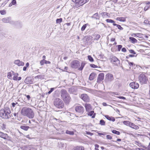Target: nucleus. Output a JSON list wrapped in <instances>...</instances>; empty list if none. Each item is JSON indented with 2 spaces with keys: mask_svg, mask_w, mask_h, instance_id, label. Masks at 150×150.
Masks as SVG:
<instances>
[{
  "mask_svg": "<svg viewBox=\"0 0 150 150\" xmlns=\"http://www.w3.org/2000/svg\"><path fill=\"white\" fill-rule=\"evenodd\" d=\"M21 113L23 115L26 116L30 119L33 118L35 116L33 110L27 107H23L22 109Z\"/></svg>",
  "mask_w": 150,
  "mask_h": 150,
  "instance_id": "1",
  "label": "nucleus"
},
{
  "mask_svg": "<svg viewBox=\"0 0 150 150\" xmlns=\"http://www.w3.org/2000/svg\"><path fill=\"white\" fill-rule=\"evenodd\" d=\"M117 94H116L115 93H113V92L111 93V95L112 96H115V95H117Z\"/></svg>",
  "mask_w": 150,
  "mask_h": 150,
  "instance_id": "60",
  "label": "nucleus"
},
{
  "mask_svg": "<svg viewBox=\"0 0 150 150\" xmlns=\"http://www.w3.org/2000/svg\"><path fill=\"white\" fill-rule=\"evenodd\" d=\"M94 112L93 111H91L88 113V115L89 116H92V118H94L95 117L96 114H94Z\"/></svg>",
  "mask_w": 150,
  "mask_h": 150,
  "instance_id": "23",
  "label": "nucleus"
},
{
  "mask_svg": "<svg viewBox=\"0 0 150 150\" xmlns=\"http://www.w3.org/2000/svg\"><path fill=\"white\" fill-rule=\"evenodd\" d=\"M106 21L107 23H115V21L111 19H107L106 20Z\"/></svg>",
  "mask_w": 150,
  "mask_h": 150,
  "instance_id": "34",
  "label": "nucleus"
},
{
  "mask_svg": "<svg viewBox=\"0 0 150 150\" xmlns=\"http://www.w3.org/2000/svg\"><path fill=\"white\" fill-rule=\"evenodd\" d=\"M129 52L131 53H132L133 54H136V53L134 51V50H129Z\"/></svg>",
  "mask_w": 150,
  "mask_h": 150,
  "instance_id": "49",
  "label": "nucleus"
},
{
  "mask_svg": "<svg viewBox=\"0 0 150 150\" xmlns=\"http://www.w3.org/2000/svg\"><path fill=\"white\" fill-rule=\"evenodd\" d=\"M116 20L122 22H125L126 21L125 18L123 17H117Z\"/></svg>",
  "mask_w": 150,
  "mask_h": 150,
  "instance_id": "25",
  "label": "nucleus"
},
{
  "mask_svg": "<svg viewBox=\"0 0 150 150\" xmlns=\"http://www.w3.org/2000/svg\"><path fill=\"white\" fill-rule=\"evenodd\" d=\"M72 1L75 3L76 8L80 6L79 4L80 0H72Z\"/></svg>",
  "mask_w": 150,
  "mask_h": 150,
  "instance_id": "16",
  "label": "nucleus"
},
{
  "mask_svg": "<svg viewBox=\"0 0 150 150\" xmlns=\"http://www.w3.org/2000/svg\"><path fill=\"white\" fill-rule=\"evenodd\" d=\"M19 107V105L18 103H13L11 104V108H12V109H13V108L14 107L17 108Z\"/></svg>",
  "mask_w": 150,
  "mask_h": 150,
  "instance_id": "26",
  "label": "nucleus"
},
{
  "mask_svg": "<svg viewBox=\"0 0 150 150\" xmlns=\"http://www.w3.org/2000/svg\"><path fill=\"white\" fill-rule=\"evenodd\" d=\"M11 112L10 108L6 107L0 110V117L4 119H8L11 117L10 114Z\"/></svg>",
  "mask_w": 150,
  "mask_h": 150,
  "instance_id": "2",
  "label": "nucleus"
},
{
  "mask_svg": "<svg viewBox=\"0 0 150 150\" xmlns=\"http://www.w3.org/2000/svg\"><path fill=\"white\" fill-rule=\"evenodd\" d=\"M0 137L4 139H7L9 137L7 134L4 133L1 131H0Z\"/></svg>",
  "mask_w": 150,
  "mask_h": 150,
  "instance_id": "12",
  "label": "nucleus"
},
{
  "mask_svg": "<svg viewBox=\"0 0 150 150\" xmlns=\"http://www.w3.org/2000/svg\"><path fill=\"white\" fill-rule=\"evenodd\" d=\"M26 97L28 99V100H29L30 98V96L29 95H28L26 96Z\"/></svg>",
  "mask_w": 150,
  "mask_h": 150,
  "instance_id": "61",
  "label": "nucleus"
},
{
  "mask_svg": "<svg viewBox=\"0 0 150 150\" xmlns=\"http://www.w3.org/2000/svg\"><path fill=\"white\" fill-rule=\"evenodd\" d=\"M129 127L136 129H138L139 128V127L135 125L134 123L131 122V123Z\"/></svg>",
  "mask_w": 150,
  "mask_h": 150,
  "instance_id": "22",
  "label": "nucleus"
},
{
  "mask_svg": "<svg viewBox=\"0 0 150 150\" xmlns=\"http://www.w3.org/2000/svg\"><path fill=\"white\" fill-rule=\"evenodd\" d=\"M54 106L59 108H62L64 107V104L63 101L60 98H57L54 101Z\"/></svg>",
  "mask_w": 150,
  "mask_h": 150,
  "instance_id": "4",
  "label": "nucleus"
},
{
  "mask_svg": "<svg viewBox=\"0 0 150 150\" xmlns=\"http://www.w3.org/2000/svg\"><path fill=\"white\" fill-rule=\"evenodd\" d=\"M9 22V23L12 25H15V22L14 21L11 20H11Z\"/></svg>",
  "mask_w": 150,
  "mask_h": 150,
  "instance_id": "44",
  "label": "nucleus"
},
{
  "mask_svg": "<svg viewBox=\"0 0 150 150\" xmlns=\"http://www.w3.org/2000/svg\"><path fill=\"white\" fill-rule=\"evenodd\" d=\"M96 76V74L94 73H92L90 75L89 79L90 80H93Z\"/></svg>",
  "mask_w": 150,
  "mask_h": 150,
  "instance_id": "21",
  "label": "nucleus"
},
{
  "mask_svg": "<svg viewBox=\"0 0 150 150\" xmlns=\"http://www.w3.org/2000/svg\"><path fill=\"white\" fill-rule=\"evenodd\" d=\"M122 46L120 45H118V51H120L121 49L122 48Z\"/></svg>",
  "mask_w": 150,
  "mask_h": 150,
  "instance_id": "48",
  "label": "nucleus"
},
{
  "mask_svg": "<svg viewBox=\"0 0 150 150\" xmlns=\"http://www.w3.org/2000/svg\"><path fill=\"white\" fill-rule=\"evenodd\" d=\"M62 18H60L59 19H57L56 20V23H60L62 22Z\"/></svg>",
  "mask_w": 150,
  "mask_h": 150,
  "instance_id": "39",
  "label": "nucleus"
},
{
  "mask_svg": "<svg viewBox=\"0 0 150 150\" xmlns=\"http://www.w3.org/2000/svg\"><path fill=\"white\" fill-rule=\"evenodd\" d=\"M107 13L106 12H103L101 13V14H102V16L103 17H104V16H105L106 15H107Z\"/></svg>",
  "mask_w": 150,
  "mask_h": 150,
  "instance_id": "54",
  "label": "nucleus"
},
{
  "mask_svg": "<svg viewBox=\"0 0 150 150\" xmlns=\"http://www.w3.org/2000/svg\"><path fill=\"white\" fill-rule=\"evenodd\" d=\"M75 110L76 112L79 115L82 114L84 110V108L83 106L80 105L76 106L75 107Z\"/></svg>",
  "mask_w": 150,
  "mask_h": 150,
  "instance_id": "6",
  "label": "nucleus"
},
{
  "mask_svg": "<svg viewBox=\"0 0 150 150\" xmlns=\"http://www.w3.org/2000/svg\"><path fill=\"white\" fill-rule=\"evenodd\" d=\"M80 62L77 60H74L71 63V67L73 68L76 69L80 66Z\"/></svg>",
  "mask_w": 150,
  "mask_h": 150,
  "instance_id": "7",
  "label": "nucleus"
},
{
  "mask_svg": "<svg viewBox=\"0 0 150 150\" xmlns=\"http://www.w3.org/2000/svg\"><path fill=\"white\" fill-rule=\"evenodd\" d=\"M112 133L117 135H119L120 134V133L119 132L115 130H112Z\"/></svg>",
  "mask_w": 150,
  "mask_h": 150,
  "instance_id": "35",
  "label": "nucleus"
},
{
  "mask_svg": "<svg viewBox=\"0 0 150 150\" xmlns=\"http://www.w3.org/2000/svg\"><path fill=\"white\" fill-rule=\"evenodd\" d=\"M106 138L108 139H111L112 138L111 136L109 135H108L106 136Z\"/></svg>",
  "mask_w": 150,
  "mask_h": 150,
  "instance_id": "45",
  "label": "nucleus"
},
{
  "mask_svg": "<svg viewBox=\"0 0 150 150\" xmlns=\"http://www.w3.org/2000/svg\"><path fill=\"white\" fill-rule=\"evenodd\" d=\"M86 133L88 134V135H89L90 136H92L93 135V134L92 133H91L90 132H88V131H86Z\"/></svg>",
  "mask_w": 150,
  "mask_h": 150,
  "instance_id": "46",
  "label": "nucleus"
},
{
  "mask_svg": "<svg viewBox=\"0 0 150 150\" xmlns=\"http://www.w3.org/2000/svg\"><path fill=\"white\" fill-rule=\"evenodd\" d=\"M17 75H14V76L13 77V80H17Z\"/></svg>",
  "mask_w": 150,
  "mask_h": 150,
  "instance_id": "52",
  "label": "nucleus"
},
{
  "mask_svg": "<svg viewBox=\"0 0 150 150\" xmlns=\"http://www.w3.org/2000/svg\"><path fill=\"white\" fill-rule=\"evenodd\" d=\"M88 60L91 62H93V58L90 55L88 56Z\"/></svg>",
  "mask_w": 150,
  "mask_h": 150,
  "instance_id": "40",
  "label": "nucleus"
},
{
  "mask_svg": "<svg viewBox=\"0 0 150 150\" xmlns=\"http://www.w3.org/2000/svg\"><path fill=\"white\" fill-rule=\"evenodd\" d=\"M14 63L18 66H23L24 65V63L22 61H20L19 60H16L15 61Z\"/></svg>",
  "mask_w": 150,
  "mask_h": 150,
  "instance_id": "14",
  "label": "nucleus"
},
{
  "mask_svg": "<svg viewBox=\"0 0 150 150\" xmlns=\"http://www.w3.org/2000/svg\"><path fill=\"white\" fill-rule=\"evenodd\" d=\"M54 90V88H51L50 89V90L49 91V92H48V93L49 94H50V93H51L52 92V91Z\"/></svg>",
  "mask_w": 150,
  "mask_h": 150,
  "instance_id": "53",
  "label": "nucleus"
},
{
  "mask_svg": "<svg viewBox=\"0 0 150 150\" xmlns=\"http://www.w3.org/2000/svg\"><path fill=\"white\" fill-rule=\"evenodd\" d=\"M131 123V122L127 121H124L123 122V123L124 124L127 126H129L130 125Z\"/></svg>",
  "mask_w": 150,
  "mask_h": 150,
  "instance_id": "30",
  "label": "nucleus"
},
{
  "mask_svg": "<svg viewBox=\"0 0 150 150\" xmlns=\"http://www.w3.org/2000/svg\"><path fill=\"white\" fill-rule=\"evenodd\" d=\"M66 133L67 134L71 135H73L74 134V132L73 131H71L68 130H67Z\"/></svg>",
  "mask_w": 150,
  "mask_h": 150,
  "instance_id": "33",
  "label": "nucleus"
},
{
  "mask_svg": "<svg viewBox=\"0 0 150 150\" xmlns=\"http://www.w3.org/2000/svg\"><path fill=\"white\" fill-rule=\"evenodd\" d=\"M120 99H121L124 100H125L126 99V98L124 97L123 96H120L118 97Z\"/></svg>",
  "mask_w": 150,
  "mask_h": 150,
  "instance_id": "59",
  "label": "nucleus"
},
{
  "mask_svg": "<svg viewBox=\"0 0 150 150\" xmlns=\"http://www.w3.org/2000/svg\"><path fill=\"white\" fill-rule=\"evenodd\" d=\"M93 68H97V66L94 64H91L90 65Z\"/></svg>",
  "mask_w": 150,
  "mask_h": 150,
  "instance_id": "51",
  "label": "nucleus"
},
{
  "mask_svg": "<svg viewBox=\"0 0 150 150\" xmlns=\"http://www.w3.org/2000/svg\"><path fill=\"white\" fill-rule=\"evenodd\" d=\"M0 13L1 15H4L6 13V11L4 10L0 11Z\"/></svg>",
  "mask_w": 150,
  "mask_h": 150,
  "instance_id": "43",
  "label": "nucleus"
},
{
  "mask_svg": "<svg viewBox=\"0 0 150 150\" xmlns=\"http://www.w3.org/2000/svg\"><path fill=\"white\" fill-rule=\"evenodd\" d=\"M106 76L109 81H112L113 79V75L111 74H107Z\"/></svg>",
  "mask_w": 150,
  "mask_h": 150,
  "instance_id": "18",
  "label": "nucleus"
},
{
  "mask_svg": "<svg viewBox=\"0 0 150 150\" xmlns=\"http://www.w3.org/2000/svg\"><path fill=\"white\" fill-rule=\"evenodd\" d=\"M92 17L93 18H95L96 19H99V17L98 13L94 14L92 16Z\"/></svg>",
  "mask_w": 150,
  "mask_h": 150,
  "instance_id": "29",
  "label": "nucleus"
},
{
  "mask_svg": "<svg viewBox=\"0 0 150 150\" xmlns=\"http://www.w3.org/2000/svg\"><path fill=\"white\" fill-rule=\"evenodd\" d=\"M129 39L133 43H137V40L136 39L132 37H130Z\"/></svg>",
  "mask_w": 150,
  "mask_h": 150,
  "instance_id": "24",
  "label": "nucleus"
},
{
  "mask_svg": "<svg viewBox=\"0 0 150 150\" xmlns=\"http://www.w3.org/2000/svg\"><path fill=\"white\" fill-rule=\"evenodd\" d=\"M87 24H86L83 25L81 28V30L82 31H83L85 30V29L86 27Z\"/></svg>",
  "mask_w": 150,
  "mask_h": 150,
  "instance_id": "41",
  "label": "nucleus"
},
{
  "mask_svg": "<svg viewBox=\"0 0 150 150\" xmlns=\"http://www.w3.org/2000/svg\"><path fill=\"white\" fill-rule=\"evenodd\" d=\"M130 86L132 88L137 89L139 87V84L137 83L132 82L129 84Z\"/></svg>",
  "mask_w": 150,
  "mask_h": 150,
  "instance_id": "11",
  "label": "nucleus"
},
{
  "mask_svg": "<svg viewBox=\"0 0 150 150\" xmlns=\"http://www.w3.org/2000/svg\"><path fill=\"white\" fill-rule=\"evenodd\" d=\"M46 62L47 61L45 60V59H43L40 61V64L41 65H42L44 64L45 63H46Z\"/></svg>",
  "mask_w": 150,
  "mask_h": 150,
  "instance_id": "38",
  "label": "nucleus"
},
{
  "mask_svg": "<svg viewBox=\"0 0 150 150\" xmlns=\"http://www.w3.org/2000/svg\"><path fill=\"white\" fill-rule=\"evenodd\" d=\"M11 3H12V4L14 5L16 4V0H13L11 2Z\"/></svg>",
  "mask_w": 150,
  "mask_h": 150,
  "instance_id": "55",
  "label": "nucleus"
},
{
  "mask_svg": "<svg viewBox=\"0 0 150 150\" xmlns=\"http://www.w3.org/2000/svg\"><path fill=\"white\" fill-rule=\"evenodd\" d=\"M11 18L10 17L4 18L2 19V21L4 23H8L10 22Z\"/></svg>",
  "mask_w": 150,
  "mask_h": 150,
  "instance_id": "15",
  "label": "nucleus"
},
{
  "mask_svg": "<svg viewBox=\"0 0 150 150\" xmlns=\"http://www.w3.org/2000/svg\"><path fill=\"white\" fill-rule=\"evenodd\" d=\"M84 107L86 111L89 112L92 110L91 106V105L89 104H85Z\"/></svg>",
  "mask_w": 150,
  "mask_h": 150,
  "instance_id": "13",
  "label": "nucleus"
},
{
  "mask_svg": "<svg viewBox=\"0 0 150 150\" xmlns=\"http://www.w3.org/2000/svg\"><path fill=\"white\" fill-rule=\"evenodd\" d=\"M25 137L28 138L29 139H31L32 138L30 136V135H27L25 136Z\"/></svg>",
  "mask_w": 150,
  "mask_h": 150,
  "instance_id": "56",
  "label": "nucleus"
},
{
  "mask_svg": "<svg viewBox=\"0 0 150 150\" xmlns=\"http://www.w3.org/2000/svg\"><path fill=\"white\" fill-rule=\"evenodd\" d=\"M12 76L11 72H8V73L7 77L8 79H10Z\"/></svg>",
  "mask_w": 150,
  "mask_h": 150,
  "instance_id": "42",
  "label": "nucleus"
},
{
  "mask_svg": "<svg viewBox=\"0 0 150 150\" xmlns=\"http://www.w3.org/2000/svg\"><path fill=\"white\" fill-rule=\"evenodd\" d=\"M73 150H84V148L82 146H77L74 147Z\"/></svg>",
  "mask_w": 150,
  "mask_h": 150,
  "instance_id": "19",
  "label": "nucleus"
},
{
  "mask_svg": "<svg viewBox=\"0 0 150 150\" xmlns=\"http://www.w3.org/2000/svg\"><path fill=\"white\" fill-rule=\"evenodd\" d=\"M134 56V55L133 54H129V57H133Z\"/></svg>",
  "mask_w": 150,
  "mask_h": 150,
  "instance_id": "63",
  "label": "nucleus"
},
{
  "mask_svg": "<svg viewBox=\"0 0 150 150\" xmlns=\"http://www.w3.org/2000/svg\"><path fill=\"white\" fill-rule=\"evenodd\" d=\"M111 62L115 65H117L120 64V61L117 57L114 56H112L111 57Z\"/></svg>",
  "mask_w": 150,
  "mask_h": 150,
  "instance_id": "8",
  "label": "nucleus"
},
{
  "mask_svg": "<svg viewBox=\"0 0 150 150\" xmlns=\"http://www.w3.org/2000/svg\"><path fill=\"white\" fill-rule=\"evenodd\" d=\"M105 122L103 120H100V124L101 125H105Z\"/></svg>",
  "mask_w": 150,
  "mask_h": 150,
  "instance_id": "37",
  "label": "nucleus"
},
{
  "mask_svg": "<svg viewBox=\"0 0 150 150\" xmlns=\"http://www.w3.org/2000/svg\"><path fill=\"white\" fill-rule=\"evenodd\" d=\"M104 144L105 145H108V146H112V144L110 143Z\"/></svg>",
  "mask_w": 150,
  "mask_h": 150,
  "instance_id": "58",
  "label": "nucleus"
},
{
  "mask_svg": "<svg viewBox=\"0 0 150 150\" xmlns=\"http://www.w3.org/2000/svg\"><path fill=\"white\" fill-rule=\"evenodd\" d=\"M115 40V38H112L110 40L111 41L113 42V41H114Z\"/></svg>",
  "mask_w": 150,
  "mask_h": 150,
  "instance_id": "64",
  "label": "nucleus"
},
{
  "mask_svg": "<svg viewBox=\"0 0 150 150\" xmlns=\"http://www.w3.org/2000/svg\"><path fill=\"white\" fill-rule=\"evenodd\" d=\"M139 82L142 84L145 83L147 81V78L144 74H141L139 77Z\"/></svg>",
  "mask_w": 150,
  "mask_h": 150,
  "instance_id": "5",
  "label": "nucleus"
},
{
  "mask_svg": "<svg viewBox=\"0 0 150 150\" xmlns=\"http://www.w3.org/2000/svg\"><path fill=\"white\" fill-rule=\"evenodd\" d=\"M122 51L123 52H126V50L125 48H123L122 49Z\"/></svg>",
  "mask_w": 150,
  "mask_h": 150,
  "instance_id": "57",
  "label": "nucleus"
},
{
  "mask_svg": "<svg viewBox=\"0 0 150 150\" xmlns=\"http://www.w3.org/2000/svg\"><path fill=\"white\" fill-rule=\"evenodd\" d=\"M85 63L84 62H82L81 64V67L79 69V70L80 71H81L83 69V68L84 67L85 65Z\"/></svg>",
  "mask_w": 150,
  "mask_h": 150,
  "instance_id": "32",
  "label": "nucleus"
},
{
  "mask_svg": "<svg viewBox=\"0 0 150 150\" xmlns=\"http://www.w3.org/2000/svg\"><path fill=\"white\" fill-rule=\"evenodd\" d=\"M100 37V35L97 34L95 35V37L94 38L95 40H98Z\"/></svg>",
  "mask_w": 150,
  "mask_h": 150,
  "instance_id": "36",
  "label": "nucleus"
},
{
  "mask_svg": "<svg viewBox=\"0 0 150 150\" xmlns=\"http://www.w3.org/2000/svg\"><path fill=\"white\" fill-rule=\"evenodd\" d=\"M60 93L62 98L64 102L68 103L70 101L71 98L66 90L62 89Z\"/></svg>",
  "mask_w": 150,
  "mask_h": 150,
  "instance_id": "3",
  "label": "nucleus"
},
{
  "mask_svg": "<svg viewBox=\"0 0 150 150\" xmlns=\"http://www.w3.org/2000/svg\"><path fill=\"white\" fill-rule=\"evenodd\" d=\"M34 122V120H29V123H31L32 122Z\"/></svg>",
  "mask_w": 150,
  "mask_h": 150,
  "instance_id": "62",
  "label": "nucleus"
},
{
  "mask_svg": "<svg viewBox=\"0 0 150 150\" xmlns=\"http://www.w3.org/2000/svg\"><path fill=\"white\" fill-rule=\"evenodd\" d=\"M6 128V125L4 123H0V129L4 130Z\"/></svg>",
  "mask_w": 150,
  "mask_h": 150,
  "instance_id": "28",
  "label": "nucleus"
},
{
  "mask_svg": "<svg viewBox=\"0 0 150 150\" xmlns=\"http://www.w3.org/2000/svg\"><path fill=\"white\" fill-rule=\"evenodd\" d=\"M80 97L81 99L86 102H88L89 101L90 99L89 97L86 94H81Z\"/></svg>",
  "mask_w": 150,
  "mask_h": 150,
  "instance_id": "9",
  "label": "nucleus"
},
{
  "mask_svg": "<svg viewBox=\"0 0 150 150\" xmlns=\"http://www.w3.org/2000/svg\"><path fill=\"white\" fill-rule=\"evenodd\" d=\"M89 1V0H80L79 4L80 6L83 5L84 4L86 3Z\"/></svg>",
  "mask_w": 150,
  "mask_h": 150,
  "instance_id": "20",
  "label": "nucleus"
},
{
  "mask_svg": "<svg viewBox=\"0 0 150 150\" xmlns=\"http://www.w3.org/2000/svg\"><path fill=\"white\" fill-rule=\"evenodd\" d=\"M113 24L114 26H116L120 30H122L123 29L121 25H118L115 23H113Z\"/></svg>",
  "mask_w": 150,
  "mask_h": 150,
  "instance_id": "31",
  "label": "nucleus"
},
{
  "mask_svg": "<svg viewBox=\"0 0 150 150\" xmlns=\"http://www.w3.org/2000/svg\"><path fill=\"white\" fill-rule=\"evenodd\" d=\"M20 127L21 129L25 131L27 130L29 128V126L24 125L21 126Z\"/></svg>",
  "mask_w": 150,
  "mask_h": 150,
  "instance_id": "27",
  "label": "nucleus"
},
{
  "mask_svg": "<svg viewBox=\"0 0 150 150\" xmlns=\"http://www.w3.org/2000/svg\"><path fill=\"white\" fill-rule=\"evenodd\" d=\"M127 61L128 62L129 65L130 66H132L134 64L133 62H129L128 60H127Z\"/></svg>",
  "mask_w": 150,
  "mask_h": 150,
  "instance_id": "50",
  "label": "nucleus"
},
{
  "mask_svg": "<svg viewBox=\"0 0 150 150\" xmlns=\"http://www.w3.org/2000/svg\"><path fill=\"white\" fill-rule=\"evenodd\" d=\"M104 77V74L103 73H100L98 77L97 82L98 83H100L101 82L103 79Z\"/></svg>",
  "mask_w": 150,
  "mask_h": 150,
  "instance_id": "10",
  "label": "nucleus"
},
{
  "mask_svg": "<svg viewBox=\"0 0 150 150\" xmlns=\"http://www.w3.org/2000/svg\"><path fill=\"white\" fill-rule=\"evenodd\" d=\"M149 7V6H148V5H147L144 8V11H146L148 10Z\"/></svg>",
  "mask_w": 150,
  "mask_h": 150,
  "instance_id": "47",
  "label": "nucleus"
},
{
  "mask_svg": "<svg viewBox=\"0 0 150 150\" xmlns=\"http://www.w3.org/2000/svg\"><path fill=\"white\" fill-rule=\"evenodd\" d=\"M105 117L108 120L114 122L115 121V118L112 117H110L108 115H105Z\"/></svg>",
  "mask_w": 150,
  "mask_h": 150,
  "instance_id": "17",
  "label": "nucleus"
}]
</instances>
